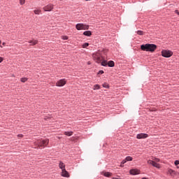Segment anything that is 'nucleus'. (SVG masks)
Returning a JSON list of instances; mask_svg holds the SVG:
<instances>
[{
  "label": "nucleus",
  "instance_id": "f257e3e1",
  "mask_svg": "<svg viewBox=\"0 0 179 179\" xmlns=\"http://www.w3.org/2000/svg\"><path fill=\"white\" fill-rule=\"evenodd\" d=\"M156 48H157V45L155 44L147 43L141 45V50H142V51H149L150 52H155Z\"/></svg>",
  "mask_w": 179,
  "mask_h": 179
},
{
  "label": "nucleus",
  "instance_id": "c9c22d12",
  "mask_svg": "<svg viewBox=\"0 0 179 179\" xmlns=\"http://www.w3.org/2000/svg\"><path fill=\"white\" fill-rule=\"evenodd\" d=\"M3 45H5V43H3Z\"/></svg>",
  "mask_w": 179,
  "mask_h": 179
},
{
  "label": "nucleus",
  "instance_id": "473e14b6",
  "mask_svg": "<svg viewBox=\"0 0 179 179\" xmlns=\"http://www.w3.org/2000/svg\"><path fill=\"white\" fill-rule=\"evenodd\" d=\"M17 138H23V134H18Z\"/></svg>",
  "mask_w": 179,
  "mask_h": 179
},
{
  "label": "nucleus",
  "instance_id": "412c9836",
  "mask_svg": "<svg viewBox=\"0 0 179 179\" xmlns=\"http://www.w3.org/2000/svg\"><path fill=\"white\" fill-rule=\"evenodd\" d=\"M99 89H100V85H94V90H99Z\"/></svg>",
  "mask_w": 179,
  "mask_h": 179
},
{
  "label": "nucleus",
  "instance_id": "a878e982",
  "mask_svg": "<svg viewBox=\"0 0 179 179\" xmlns=\"http://www.w3.org/2000/svg\"><path fill=\"white\" fill-rule=\"evenodd\" d=\"M25 2H26V0H20V5H24Z\"/></svg>",
  "mask_w": 179,
  "mask_h": 179
},
{
  "label": "nucleus",
  "instance_id": "f3484780",
  "mask_svg": "<svg viewBox=\"0 0 179 179\" xmlns=\"http://www.w3.org/2000/svg\"><path fill=\"white\" fill-rule=\"evenodd\" d=\"M64 135H66V136H72L73 135V131H65Z\"/></svg>",
  "mask_w": 179,
  "mask_h": 179
},
{
  "label": "nucleus",
  "instance_id": "c85d7f7f",
  "mask_svg": "<svg viewBox=\"0 0 179 179\" xmlns=\"http://www.w3.org/2000/svg\"><path fill=\"white\" fill-rule=\"evenodd\" d=\"M62 40H68V36H62Z\"/></svg>",
  "mask_w": 179,
  "mask_h": 179
},
{
  "label": "nucleus",
  "instance_id": "7ed1b4c3",
  "mask_svg": "<svg viewBox=\"0 0 179 179\" xmlns=\"http://www.w3.org/2000/svg\"><path fill=\"white\" fill-rule=\"evenodd\" d=\"M93 59L95 62L97 64H101L103 62V57L101 56V54H100V52H96L92 55Z\"/></svg>",
  "mask_w": 179,
  "mask_h": 179
},
{
  "label": "nucleus",
  "instance_id": "5701e85b",
  "mask_svg": "<svg viewBox=\"0 0 179 179\" xmlns=\"http://www.w3.org/2000/svg\"><path fill=\"white\" fill-rule=\"evenodd\" d=\"M20 80L22 83H25V82H27V78H22Z\"/></svg>",
  "mask_w": 179,
  "mask_h": 179
},
{
  "label": "nucleus",
  "instance_id": "4c0bfd02",
  "mask_svg": "<svg viewBox=\"0 0 179 179\" xmlns=\"http://www.w3.org/2000/svg\"><path fill=\"white\" fill-rule=\"evenodd\" d=\"M85 1H90V0H85Z\"/></svg>",
  "mask_w": 179,
  "mask_h": 179
},
{
  "label": "nucleus",
  "instance_id": "7c9ffc66",
  "mask_svg": "<svg viewBox=\"0 0 179 179\" xmlns=\"http://www.w3.org/2000/svg\"><path fill=\"white\" fill-rule=\"evenodd\" d=\"M174 164H175V166H178L179 164V160H176L174 162Z\"/></svg>",
  "mask_w": 179,
  "mask_h": 179
},
{
  "label": "nucleus",
  "instance_id": "ddd939ff",
  "mask_svg": "<svg viewBox=\"0 0 179 179\" xmlns=\"http://www.w3.org/2000/svg\"><path fill=\"white\" fill-rule=\"evenodd\" d=\"M101 174L105 177H111L113 176V173L110 172H102Z\"/></svg>",
  "mask_w": 179,
  "mask_h": 179
},
{
  "label": "nucleus",
  "instance_id": "c756f323",
  "mask_svg": "<svg viewBox=\"0 0 179 179\" xmlns=\"http://www.w3.org/2000/svg\"><path fill=\"white\" fill-rule=\"evenodd\" d=\"M104 73V71L103 70H101L99 71L98 75H103Z\"/></svg>",
  "mask_w": 179,
  "mask_h": 179
},
{
  "label": "nucleus",
  "instance_id": "b1692460",
  "mask_svg": "<svg viewBox=\"0 0 179 179\" xmlns=\"http://www.w3.org/2000/svg\"><path fill=\"white\" fill-rule=\"evenodd\" d=\"M154 162H155V161L150 159V160L148 161V164H151L152 166H153Z\"/></svg>",
  "mask_w": 179,
  "mask_h": 179
},
{
  "label": "nucleus",
  "instance_id": "4be33fe9",
  "mask_svg": "<svg viewBox=\"0 0 179 179\" xmlns=\"http://www.w3.org/2000/svg\"><path fill=\"white\" fill-rule=\"evenodd\" d=\"M133 159L132 157H127L126 162H132Z\"/></svg>",
  "mask_w": 179,
  "mask_h": 179
},
{
  "label": "nucleus",
  "instance_id": "9b49d317",
  "mask_svg": "<svg viewBox=\"0 0 179 179\" xmlns=\"http://www.w3.org/2000/svg\"><path fill=\"white\" fill-rule=\"evenodd\" d=\"M168 173L170 174L172 177H174V176H177V172L171 169H168Z\"/></svg>",
  "mask_w": 179,
  "mask_h": 179
},
{
  "label": "nucleus",
  "instance_id": "aec40b11",
  "mask_svg": "<svg viewBox=\"0 0 179 179\" xmlns=\"http://www.w3.org/2000/svg\"><path fill=\"white\" fill-rule=\"evenodd\" d=\"M136 33L137 34H138V36H143V34H145V32H143V31H137Z\"/></svg>",
  "mask_w": 179,
  "mask_h": 179
},
{
  "label": "nucleus",
  "instance_id": "f704fd0d",
  "mask_svg": "<svg viewBox=\"0 0 179 179\" xmlns=\"http://www.w3.org/2000/svg\"><path fill=\"white\" fill-rule=\"evenodd\" d=\"M120 167H124V164H122V162H121Z\"/></svg>",
  "mask_w": 179,
  "mask_h": 179
},
{
  "label": "nucleus",
  "instance_id": "6ab92c4d",
  "mask_svg": "<svg viewBox=\"0 0 179 179\" xmlns=\"http://www.w3.org/2000/svg\"><path fill=\"white\" fill-rule=\"evenodd\" d=\"M34 13H35V15H40V13H41V10H34Z\"/></svg>",
  "mask_w": 179,
  "mask_h": 179
},
{
  "label": "nucleus",
  "instance_id": "2f4dec72",
  "mask_svg": "<svg viewBox=\"0 0 179 179\" xmlns=\"http://www.w3.org/2000/svg\"><path fill=\"white\" fill-rule=\"evenodd\" d=\"M125 163H127V159H123L122 161V164H125Z\"/></svg>",
  "mask_w": 179,
  "mask_h": 179
},
{
  "label": "nucleus",
  "instance_id": "0eeeda50",
  "mask_svg": "<svg viewBox=\"0 0 179 179\" xmlns=\"http://www.w3.org/2000/svg\"><path fill=\"white\" fill-rule=\"evenodd\" d=\"M43 9L45 12H51V10L54 9V6L52 3H49L48 5L44 6Z\"/></svg>",
  "mask_w": 179,
  "mask_h": 179
},
{
  "label": "nucleus",
  "instance_id": "6e6552de",
  "mask_svg": "<svg viewBox=\"0 0 179 179\" xmlns=\"http://www.w3.org/2000/svg\"><path fill=\"white\" fill-rule=\"evenodd\" d=\"M65 85H66V80L65 79L59 80L56 83V86L58 87H62V86H65Z\"/></svg>",
  "mask_w": 179,
  "mask_h": 179
},
{
  "label": "nucleus",
  "instance_id": "393cba45",
  "mask_svg": "<svg viewBox=\"0 0 179 179\" xmlns=\"http://www.w3.org/2000/svg\"><path fill=\"white\" fill-rule=\"evenodd\" d=\"M86 47H89V43H85L83 45V48H86Z\"/></svg>",
  "mask_w": 179,
  "mask_h": 179
},
{
  "label": "nucleus",
  "instance_id": "2eb2a0df",
  "mask_svg": "<svg viewBox=\"0 0 179 179\" xmlns=\"http://www.w3.org/2000/svg\"><path fill=\"white\" fill-rule=\"evenodd\" d=\"M59 169H61V170H65V164H64V162H60L59 164Z\"/></svg>",
  "mask_w": 179,
  "mask_h": 179
},
{
  "label": "nucleus",
  "instance_id": "dca6fc26",
  "mask_svg": "<svg viewBox=\"0 0 179 179\" xmlns=\"http://www.w3.org/2000/svg\"><path fill=\"white\" fill-rule=\"evenodd\" d=\"M84 36H87V37H90L92 36V31H85L83 32Z\"/></svg>",
  "mask_w": 179,
  "mask_h": 179
},
{
  "label": "nucleus",
  "instance_id": "bb28decb",
  "mask_svg": "<svg viewBox=\"0 0 179 179\" xmlns=\"http://www.w3.org/2000/svg\"><path fill=\"white\" fill-rule=\"evenodd\" d=\"M103 87H106V89H108V84H107V83H103Z\"/></svg>",
  "mask_w": 179,
  "mask_h": 179
},
{
  "label": "nucleus",
  "instance_id": "9d476101",
  "mask_svg": "<svg viewBox=\"0 0 179 179\" xmlns=\"http://www.w3.org/2000/svg\"><path fill=\"white\" fill-rule=\"evenodd\" d=\"M148 134L141 133L137 134L136 138L137 139H145V138H148Z\"/></svg>",
  "mask_w": 179,
  "mask_h": 179
},
{
  "label": "nucleus",
  "instance_id": "423d86ee",
  "mask_svg": "<svg viewBox=\"0 0 179 179\" xmlns=\"http://www.w3.org/2000/svg\"><path fill=\"white\" fill-rule=\"evenodd\" d=\"M101 65H102V66H107V65H108L110 68H113L115 65V63L113 61H109L108 62H107V61L103 60L101 62Z\"/></svg>",
  "mask_w": 179,
  "mask_h": 179
},
{
  "label": "nucleus",
  "instance_id": "a211bd4d",
  "mask_svg": "<svg viewBox=\"0 0 179 179\" xmlns=\"http://www.w3.org/2000/svg\"><path fill=\"white\" fill-rule=\"evenodd\" d=\"M153 167H156V169H160V164L156 163V162H154L152 164Z\"/></svg>",
  "mask_w": 179,
  "mask_h": 179
},
{
  "label": "nucleus",
  "instance_id": "1a4fd4ad",
  "mask_svg": "<svg viewBox=\"0 0 179 179\" xmlns=\"http://www.w3.org/2000/svg\"><path fill=\"white\" fill-rule=\"evenodd\" d=\"M129 174L131 176H138V174H141V171L136 169H133L129 171Z\"/></svg>",
  "mask_w": 179,
  "mask_h": 179
},
{
  "label": "nucleus",
  "instance_id": "39448f33",
  "mask_svg": "<svg viewBox=\"0 0 179 179\" xmlns=\"http://www.w3.org/2000/svg\"><path fill=\"white\" fill-rule=\"evenodd\" d=\"M162 57H164L165 58H170L173 55V52L170 50H162Z\"/></svg>",
  "mask_w": 179,
  "mask_h": 179
},
{
  "label": "nucleus",
  "instance_id": "cd10ccee",
  "mask_svg": "<svg viewBox=\"0 0 179 179\" xmlns=\"http://www.w3.org/2000/svg\"><path fill=\"white\" fill-rule=\"evenodd\" d=\"M154 162H155V163H159V162H160V159L158 158H155Z\"/></svg>",
  "mask_w": 179,
  "mask_h": 179
},
{
  "label": "nucleus",
  "instance_id": "72a5a7b5",
  "mask_svg": "<svg viewBox=\"0 0 179 179\" xmlns=\"http://www.w3.org/2000/svg\"><path fill=\"white\" fill-rule=\"evenodd\" d=\"M3 58L0 57V64L1 62H3Z\"/></svg>",
  "mask_w": 179,
  "mask_h": 179
},
{
  "label": "nucleus",
  "instance_id": "f8f14e48",
  "mask_svg": "<svg viewBox=\"0 0 179 179\" xmlns=\"http://www.w3.org/2000/svg\"><path fill=\"white\" fill-rule=\"evenodd\" d=\"M62 177H69V173L66 171V169L62 170Z\"/></svg>",
  "mask_w": 179,
  "mask_h": 179
},
{
  "label": "nucleus",
  "instance_id": "20e7f679",
  "mask_svg": "<svg viewBox=\"0 0 179 179\" xmlns=\"http://www.w3.org/2000/svg\"><path fill=\"white\" fill-rule=\"evenodd\" d=\"M77 30H89V25L83 23H79L76 25Z\"/></svg>",
  "mask_w": 179,
  "mask_h": 179
},
{
  "label": "nucleus",
  "instance_id": "e433bc0d",
  "mask_svg": "<svg viewBox=\"0 0 179 179\" xmlns=\"http://www.w3.org/2000/svg\"><path fill=\"white\" fill-rule=\"evenodd\" d=\"M177 169H179V166H177Z\"/></svg>",
  "mask_w": 179,
  "mask_h": 179
},
{
  "label": "nucleus",
  "instance_id": "4468645a",
  "mask_svg": "<svg viewBox=\"0 0 179 179\" xmlns=\"http://www.w3.org/2000/svg\"><path fill=\"white\" fill-rule=\"evenodd\" d=\"M29 43L31 44V45H36V44H38V41L33 39L31 41H29Z\"/></svg>",
  "mask_w": 179,
  "mask_h": 179
},
{
  "label": "nucleus",
  "instance_id": "f03ea898",
  "mask_svg": "<svg viewBox=\"0 0 179 179\" xmlns=\"http://www.w3.org/2000/svg\"><path fill=\"white\" fill-rule=\"evenodd\" d=\"M48 143H50V140L48 138H46L45 140L39 139L34 142L35 146H38V148H45Z\"/></svg>",
  "mask_w": 179,
  "mask_h": 179
}]
</instances>
